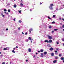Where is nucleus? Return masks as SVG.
<instances>
[{"label": "nucleus", "mask_w": 64, "mask_h": 64, "mask_svg": "<svg viewBox=\"0 0 64 64\" xmlns=\"http://www.w3.org/2000/svg\"><path fill=\"white\" fill-rule=\"evenodd\" d=\"M48 37L49 39H52V37L50 36H48Z\"/></svg>", "instance_id": "1"}, {"label": "nucleus", "mask_w": 64, "mask_h": 64, "mask_svg": "<svg viewBox=\"0 0 64 64\" xmlns=\"http://www.w3.org/2000/svg\"><path fill=\"white\" fill-rule=\"evenodd\" d=\"M49 8H50V10H53V8H52V6H49Z\"/></svg>", "instance_id": "2"}, {"label": "nucleus", "mask_w": 64, "mask_h": 64, "mask_svg": "<svg viewBox=\"0 0 64 64\" xmlns=\"http://www.w3.org/2000/svg\"><path fill=\"white\" fill-rule=\"evenodd\" d=\"M16 7H17V5L16 4H14V8H16Z\"/></svg>", "instance_id": "3"}, {"label": "nucleus", "mask_w": 64, "mask_h": 64, "mask_svg": "<svg viewBox=\"0 0 64 64\" xmlns=\"http://www.w3.org/2000/svg\"><path fill=\"white\" fill-rule=\"evenodd\" d=\"M48 41L49 43H52V40H50Z\"/></svg>", "instance_id": "4"}, {"label": "nucleus", "mask_w": 64, "mask_h": 64, "mask_svg": "<svg viewBox=\"0 0 64 64\" xmlns=\"http://www.w3.org/2000/svg\"><path fill=\"white\" fill-rule=\"evenodd\" d=\"M28 39L30 40H31V41L33 40H32L31 38V37H29Z\"/></svg>", "instance_id": "5"}, {"label": "nucleus", "mask_w": 64, "mask_h": 64, "mask_svg": "<svg viewBox=\"0 0 64 64\" xmlns=\"http://www.w3.org/2000/svg\"><path fill=\"white\" fill-rule=\"evenodd\" d=\"M44 42H47V43H49V41L46 40L44 41Z\"/></svg>", "instance_id": "6"}, {"label": "nucleus", "mask_w": 64, "mask_h": 64, "mask_svg": "<svg viewBox=\"0 0 64 64\" xmlns=\"http://www.w3.org/2000/svg\"><path fill=\"white\" fill-rule=\"evenodd\" d=\"M54 50L53 48H50V50Z\"/></svg>", "instance_id": "7"}, {"label": "nucleus", "mask_w": 64, "mask_h": 64, "mask_svg": "<svg viewBox=\"0 0 64 64\" xmlns=\"http://www.w3.org/2000/svg\"><path fill=\"white\" fill-rule=\"evenodd\" d=\"M31 48H29L28 50V51L29 52H31Z\"/></svg>", "instance_id": "8"}, {"label": "nucleus", "mask_w": 64, "mask_h": 64, "mask_svg": "<svg viewBox=\"0 0 64 64\" xmlns=\"http://www.w3.org/2000/svg\"><path fill=\"white\" fill-rule=\"evenodd\" d=\"M57 61V60H54L53 62L54 63H55Z\"/></svg>", "instance_id": "9"}, {"label": "nucleus", "mask_w": 64, "mask_h": 64, "mask_svg": "<svg viewBox=\"0 0 64 64\" xmlns=\"http://www.w3.org/2000/svg\"><path fill=\"white\" fill-rule=\"evenodd\" d=\"M47 52H44V55H46V54H47Z\"/></svg>", "instance_id": "10"}, {"label": "nucleus", "mask_w": 64, "mask_h": 64, "mask_svg": "<svg viewBox=\"0 0 64 64\" xmlns=\"http://www.w3.org/2000/svg\"><path fill=\"white\" fill-rule=\"evenodd\" d=\"M4 50H8L7 49V48H4Z\"/></svg>", "instance_id": "11"}, {"label": "nucleus", "mask_w": 64, "mask_h": 64, "mask_svg": "<svg viewBox=\"0 0 64 64\" xmlns=\"http://www.w3.org/2000/svg\"><path fill=\"white\" fill-rule=\"evenodd\" d=\"M51 56H54V53H52L51 54Z\"/></svg>", "instance_id": "12"}, {"label": "nucleus", "mask_w": 64, "mask_h": 64, "mask_svg": "<svg viewBox=\"0 0 64 64\" xmlns=\"http://www.w3.org/2000/svg\"><path fill=\"white\" fill-rule=\"evenodd\" d=\"M60 59L62 60H63L64 59V58H61Z\"/></svg>", "instance_id": "13"}, {"label": "nucleus", "mask_w": 64, "mask_h": 64, "mask_svg": "<svg viewBox=\"0 0 64 64\" xmlns=\"http://www.w3.org/2000/svg\"><path fill=\"white\" fill-rule=\"evenodd\" d=\"M21 10H20H20H18V12L19 13H21Z\"/></svg>", "instance_id": "14"}, {"label": "nucleus", "mask_w": 64, "mask_h": 64, "mask_svg": "<svg viewBox=\"0 0 64 64\" xmlns=\"http://www.w3.org/2000/svg\"><path fill=\"white\" fill-rule=\"evenodd\" d=\"M20 5H21V6H23V4L21 3L20 4Z\"/></svg>", "instance_id": "15"}, {"label": "nucleus", "mask_w": 64, "mask_h": 64, "mask_svg": "<svg viewBox=\"0 0 64 64\" xmlns=\"http://www.w3.org/2000/svg\"><path fill=\"white\" fill-rule=\"evenodd\" d=\"M48 18L50 20H51V18H50L49 16L48 17Z\"/></svg>", "instance_id": "16"}, {"label": "nucleus", "mask_w": 64, "mask_h": 64, "mask_svg": "<svg viewBox=\"0 0 64 64\" xmlns=\"http://www.w3.org/2000/svg\"><path fill=\"white\" fill-rule=\"evenodd\" d=\"M44 51L43 50H40V52H43Z\"/></svg>", "instance_id": "17"}, {"label": "nucleus", "mask_w": 64, "mask_h": 64, "mask_svg": "<svg viewBox=\"0 0 64 64\" xmlns=\"http://www.w3.org/2000/svg\"><path fill=\"white\" fill-rule=\"evenodd\" d=\"M54 31H57V30H58V29H54Z\"/></svg>", "instance_id": "18"}, {"label": "nucleus", "mask_w": 64, "mask_h": 64, "mask_svg": "<svg viewBox=\"0 0 64 64\" xmlns=\"http://www.w3.org/2000/svg\"><path fill=\"white\" fill-rule=\"evenodd\" d=\"M53 4H50V6H53Z\"/></svg>", "instance_id": "19"}, {"label": "nucleus", "mask_w": 64, "mask_h": 64, "mask_svg": "<svg viewBox=\"0 0 64 64\" xmlns=\"http://www.w3.org/2000/svg\"><path fill=\"white\" fill-rule=\"evenodd\" d=\"M55 59H58V57H57V56H55Z\"/></svg>", "instance_id": "20"}, {"label": "nucleus", "mask_w": 64, "mask_h": 64, "mask_svg": "<svg viewBox=\"0 0 64 64\" xmlns=\"http://www.w3.org/2000/svg\"><path fill=\"white\" fill-rule=\"evenodd\" d=\"M62 56V55H61V54H60L59 55V56H60V57H61V56Z\"/></svg>", "instance_id": "21"}, {"label": "nucleus", "mask_w": 64, "mask_h": 64, "mask_svg": "<svg viewBox=\"0 0 64 64\" xmlns=\"http://www.w3.org/2000/svg\"><path fill=\"white\" fill-rule=\"evenodd\" d=\"M53 17L54 18V17H56V16H55V15H54L53 16Z\"/></svg>", "instance_id": "22"}, {"label": "nucleus", "mask_w": 64, "mask_h": 64, "mask_svg": "<svg viewBox=\"0 0 64 64\" xmlns=\"http://www.w3.org/2000/svg\"><path fill=\"white\" fill-rule=\"evenodd\" d=\"M55 23V22H52V24H54V23Z\"/></svg>", "instance_id": "23"}, {"label": "nucleus", "mask_w": 64, "mask_h": 64, "mask_svg": "<svg viewBox=\"0 0 64 64\" xmlns=\"http://www.w3.org/2000/svg\"><path fill=\"white\" fill-rule=\"evenodd\" d=\"M54 32V30H52V33H53Z\"/></svg>", "instance_id": "24"}, {"label": "nucleus", "mask_w": 64, "mask_h": 64, "mask_svg": "<svg viewBox=\"0 0 64 64\" xmlns=\"http://www.w3.org/2000/svg\"><path fill=\"white\" fill-rule=\"evenodd\" d=\"M56 50H59V48H56Z\"/></svg>", "instance_id": "25"}, {"label": "nucleus", "mask_w": 64, "mask_h": 64, "mask_svg": "<svg viewBox=\"0 0 64 64\" xmlns=\"http://www.w3.org/2000/svg\"><path fill=\"white\" fill-rule=\"evenodd\" d=\"M8 12H10V10H8Z\"/></svg>", "instance_id": "26"}, {"label": "nucleus", "mask_w": 64, "mask_h": 64, "mask_svg": "<svg viewBox=\"0 0 64 64\" xmlns=\"http://www.w3.org/2000/svg\"><path fill=\"white\" fill-rule=\"evenodd\" d=\"M56 43L57 44H59V42H57Z\"/></svg>", "instance_id": "27"}, {"label": "nucleus", "mask_w": 64, "mask_h": 64, "mask_svg": "<svg viewBox=\"0 0 64 64\" xmlns=\"http://www.w3.org/2000/svg\"><path fill=\"white\" fill-rule=\"evenodd\" d=\"M12 52H14V53H15V52L14 51V50H13L12 51Z\"/></svg>", "instance_id": "28"}, {"label": "nucleus", "mask_w": 64, "mask_h": 64, "mask_svg": "<svg viewBox=\"0 0 64 64\" xmlns=\"http://www.w3.org/2000/svg\"><path fill=\"white\" fill-rule=\"evenodd\" d=\"M43 54L42 53H41V55L42 56H43Z\"/></svg>", "instance_id": "29"}, {"label": "nucleus", "mask_w": 64, "mask_h": 64, "mask_svg": "<svg viewBox=\"0 0 64 64\" xmlns=\"http://www.w3.org/2000/svg\"><path fill=\"white\" fill-rule=\"evenodd\" d=\"M52 28V27L51 26H50L49 27V28H50V29L51 28Z\"/></svg>", "instance_id": "30"}, {"label": "nucleus", "mask_w": 64, "mask_h": 64, "mask_svg": "<svg viewBox=\"0 0 64 64\" xmlns=\"http://www.w3.org/2000/svg\"><path fill=\"white\" fill-rule=\"evenodd\" d=\"M2 64H5V62H3L2 63Z\"/></svg>", "instance_id": "31"}, {"label": "nucleus", "mask_w": 64, "mask_h": 64, "mask_svg": "<svg viewBox=\"0 0 64 64\" xmlns=\"http://www.w3.org/2000/svg\"><path fill=\"white\" fill-rule=\"evenodd\" d=\"M26 42H28V40H26Z\"/></svg>", "instance_id": "32"}, {"label": "nucleus", "mask_w": 64, "mask_h": 64, "mask_svg": "<svg viewBox=\"0 0 64 64\" xmlns=\"http://www.w3.org/2000/svg\"><path fill=\"white\" fill-rule=\"evenodd\" d=\"M19 23H21V21L20 20H19Z\"/></svg>", "instance_id": "33"}, {"label": "nucleus", "mask_w": 64, "mask_h": 64, "mask_svg": "<svg viewBox=\"0 0 64 64\" xmlns=\"http://www.w3.org/2000/svg\"><path fill=\"white\" fill-rule=\"evenodd\" d=\"M6 15H8V13L6 12Z\"/></svg>", "instance_id": "34"}, {"label": "nucleus", "mask_w": 64, "mask_h": 64, "mask_svg": "<svg viewBox=\"0 0 64 64\" xmlns=\"http://www.w3.org/2000/svg\"><path fill=\"white\" fill-rule=\"evenodd\" d=\"M58 54V52L55 53V54H56V55H57V54Z\"/></svg>", "instance_id": "35"}, {"label": "nucleus", "mask_w": 64, "mask_h": 64, "mask_svg": "<svg viewBox=\"0 0 64 64\" xmlns=\"http://www.w3.org/2000/svg\"><path fill=\"white\" fill-rule=\"evenodd\" d=\"M29 31H30V32L31 33V30H29Z\"/></svg>", "instance_id": "36"}, {"label": "nucleus", "mask_w": 64, "mask_h": 64, "mask_svg": "<svg viewBox=\"0 0 64 64\" xmlns=\"http://www.w3.org/2000/svg\"><path fill=\"white\" fill-rule=\"evenodd\" d=\"M62 40L63 41H64V38H63V39H62Z\"/></svg>", "instance_id": "37"}, {"label": "nucleus", "mask_w": 64, "mask_h": 64, "mask_svg": "<svg viewBox=\"0 0 64 64\" xmlns=\"http://www.w3.org/2000/svg\"><path fill=\"white\" fill-rule=\"evenodd\" d=\"M30 30V31H32V30H33V29L32 28H31Z\"/></svg>", "instance_id": "38"}, {"label": "nucleus", "mask_w": 64, "mask_h": 64, "mask_svg": "<svg viewBox=\"0 0 64 64\" xmlns=\"http://www.w3.org/2000/svg\"><path fill=\"white\" fill-rule=\"evenodd\" d=\"M4 11H6V9H4Z\"/></svg>", "instance_id": "39"}, {"label": "nucleus", "mask_w": 64, "mask_h": 64, "mask_svg": "<svg viewBox=\"0 0 64 64\" xmlns=\"http://www.w3.org/2000/svg\"><path fill=\"white\" fill-rule=\"evenodd\" d=\"M55 52L56 53H57V50H56L55 51Z\"/></svg>", "instance_id": "40"}, {"label": "nucleus", "mask_w": 64, "mask_h": 64, "mask_svg": "<svg viewBox=\"0 0 64 64\" xmlns=\"http://www.w3.org/2000/svg\"><path fill=\"white\" fill-rule=\"evenodd\" d=\"M22 34H23V35H24V33H23V32H22Z\"/></svg>", "instance_id": "41"}, {"label": "nucleus", "mask_w": 64, "mask_h": 64, "mask_svg": "<svg viewBox=\"0 0 64 64\" xmlns=\"http://www.w3.org/2000/svg\"><path fill=\"white\" fill-rule=\"evenodd\" d=\"M14 21H16V20H15V18L14 19Z\"/></svg>", "instance_id": "42"}, {"label": "nucleus", "mask_w": 64, "mask_h": 64, "mask_svg": "<svg viewBox=\"0 0 64 64\" xmlns=\"http://www.w3.org/2000/svg\"><path fill=\"white\" fill-rule=\"evenodd\" d=\"M59 19L60 20H61V18H59Z\"/></svg>", "instance_id": "43"}, {"label": "nucleus", "mask_w": 64, "mask_h": 64, "mask_svg": "<svg viewBox=\"0 0 64 64\" xmlns=\"http://www.w3.org/2000/svg\"><path fill=\"white\" fill-rule=\"evenodd\" d=\"M62 28H64V25H62Z\"/></svg>", "instance_id": "44"}, {"label": "nucleus", "mask_w": 64, "mask_h": 64, "mask_svg": "<svg viewBox=\"0 0 64 64\" xmlns=\"http://www.w3.org/2000/svg\"><path fill=\"white\" fill-rule=\"evenodd\" d=\"M18 29L19 30H20V28H18Z\"/></svg>", "instance_id": "45"}, {"label": "nucleus", "mask_w": 64, "mask_h": 64, "mask_svg": "<svg viewBox=\"0 0 64 64\" xmlns=\"http://www.w3.org/2000/svg\"><path fill=\"white\" fill-rule=\"evenodd\" d=\"M2 16V17H4V16H5L4 15H3Z\"/></svg>", "instance_id": "46"}, {"label": "nucleus", "mask_w": 64, "mask_h": 64, "mask_svg": "<svg viewBox=\"0 0 64 64\" xmlns=\"http://www.w3.org/2000/svg\"><path fill=\"white\" fill-rule=\"evenodd\" d=\"M1 15L2 16H3V14L2 13L1 14Z\"/></svg>", "instance_id": "47"}, {"label": "nucleus", "mask_w": 64, "mask_h": 64, "mask_svg": "<svg viewBox=\"0 0 64 64\" xmlns=\"http://www.w3.org/2000/svg\"><path fill=\"white\" fill-rule=\"evenodd\" d=\"M27 32H26L25 33V35H27Z\"/></svg>", "instance_id": "48"}, {"label": "nucleus", "mask_w": 64, "mask_h": 64, "mask_svg": "<svg viewBox=\"0 0 64 64\" xmlns=\"http://www.w3.org/2000/svg\"><path fill=\"white\" fill-rule=\"evenodd\" d=\"M0 56H1V57H2V56H3V55L2 54H1L0 55Z\"/></svg>", "instance_id": "49"}, {"label": "nucleus", "mask_w": 64, "mask_h": 64, "mask_svg": "<svg viewBox=\"0 0 64 64\" xmlns=\"http://www.w3.org/2000/svg\"><path fill=\"white\" fill-rule=\"evenodd\" d=\"M62 20L63 21H64V18H62Z\"/></svg>", "instance_id": "50"}, {"label": "nucleus", "mask_w": 64, "mask_h": 64, "mask_svg": "<svg viewBox=\"0 0 64 64\" xmlns=\"http://www.w3.org/2000/svg\"><path fill=\"white\" fill-rule=\"evenodd\" d=\"M30 11H32V9H30Z\"/></svg>", "instance_id": "51"}, {"label": "nucleus", "mask_w": 64, "mask_h": 64, "mask_svg": "<svg viewBox=\"0 0 64 64\" xmlns=\"http://www.w3.org/2000/svg\"><path fill=\"white\" fill-rule=\"evenodd\" d=\"M38 53H40V51H38Z\"/></svg>", "instance_id": "52"}, {"label": "nucleus", "mask_w": 64, "mask_h": 64, "mask_svg": "<svg viewBox=\"0 0 64 64\" xmlns=\"http://www.w3.org/2000/svg\"><path fill=\"white\" fill-rule=\"evenodd\" d=\"M16 48H18V46H16Z\"/></svg>", "instance_id": "53"}, {"label": "nucleus", "mask_w": 64, "mask_h": 64, "mask_svg": "<svg viewBox=\"0 0 64 64\" xmlns=\"http://www.w3.org/2000/svg\"><path fill=\"white\" fill-rule=\"evenodd\" d=\"M8 30V28H6V31Z\"/></svg>", "instance_id": "54"}, {"label": "nucleus", "mask_w": 64, "mask_h": 64, "mask_svg": "<svg viewBox=\"0 0 64 64\" xmlns=\"http://www.w3.org/2000/svg\"><path fill=\"white\" fill-rule=\"evenodd\" d=\"M6 12H4V13H5V14H6Z\"/></svg>", "instance_id": "55"}, {"label": "nucleus", "mask_w": 64, "mask_h": 64, "mask_svg": "<svg viewBox=\"0 0 64 64\" xmlns=\"http://www.w3.org/2000/svg\"><path fill=\"white\" fill-rule=\"evenodd\" d=\"M26 62H27V61H28V60H26Z\"/></svg>", "instance_id": "56"}, {"label": "nucleus", "mask_w": 64, "mask_h": 64, "mask_svg": "<svg viewBox=\"0 0 64 64\" xmlns=\"http://www.w3.org/2000/svg\"><path fill=\"white\" fill-rule=\"evenodd\" d=\"M40 5H41V4H42V3L41 2H40Z\"/></svg>", "instance_id": "57"}, {"label": "nucleus", "mask_w": 64, "mask_h": 64, "mask_svg": "<svg viewBox=\"0 0 64 64\" xmlns=\"http://www.w3.org/2000/svg\"><path fill=\"white\" fill-rule=\"evenodd\" d=\"M15 48H14L13 49L14 50H15Z\"/></svg>", "instance_id": "58"}, {"label": "nucleus", "mask_w": 64, "mask_h": 64, "mask_svg": "<svg viewBox=\"0 0 64 64\" xmlns=\"http://www.w3.org/2000/svg\"><path fill=\"white\" fill-rule=\"evenodd\" d=\"M34 57L35 58V56H34Z\"/></svg>", "instance_id": "59"}, {"label": "nucleus", "mask_w": 64, "mask_h": 64, "mask_svg": "<svg viewBox=\"0 0 64 64\" xmlns=\"http://www.w3.org/2000/svg\"><path fill=\"white\" fill-rule=\"evenodd\" d=\"M6 64H8V62H7L6 63Z\"/></svg>", "instance_id": "60"}, {"label": "nucleus", "mask_w": 64, "mask_h": 64, "mask_svg": "<svg viewBox=\"0 0 64 64\" xmlns=\"http://www.w3.org/2000/svg\"><path fill=\"white\" fill-rule=\"evenodd\" d=\"M63 62H64V59L63 60Z\"/></svg>", "instance_id": "61"}, {"label": "nucleus", "mask_w": 64, "mask_h": 64, "mask_svg": "<svg viewBox=\"0 0 64 64\" xmlns=\"http://www.w3.org/2000/svg\"><path fill=\"white\" fill-rule=\"evenodd\" d=\"M63 45H64L63 46H64V43L63 44Z\"/></svg>", "instance_id": "62"}, {"label": "nucleus", "mask_w": 64, "mask_h": 64, "mask_svg": "<svg viewBox=\"0 0 64 64\" xmlns=\"http://www.w3.org/2000/svg\"><path fill=\"white\" fill-rule=\"evenodd\" d=\"M36 54H38V53H36Z\"/></svg>", "instance_id": "63"}, {"label": "nucleus", "mask_w": 64, "mask_h": 64, "mask_svg": "<svg viewBox=\"0 0 64 64\" xmlns=\"http://www.w3.org/2000/svg\"><path fill=\"white\" fill-rule=\"evenodd\" d=\"M63 30L64 31V29H63Z\"/></svg>", "instance_id": "64"}]
</instances>
